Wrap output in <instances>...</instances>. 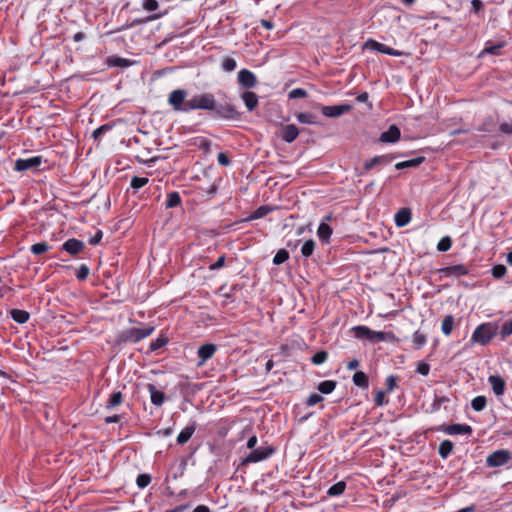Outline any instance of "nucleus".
Listing matches in <instances>:
<instances>
[{
    "label": "nucleus",
    "instance_id": "obj_61",
    "mask_svg": "<svg viewBox=\"0 0 512 512\" xmlns=\"http://www.w3.org/2000/svg\"><path fill=\"white\" fill-rule=\"evenodd\" d=\"M103 237V233L101 230H98L93 237L89 239V243L91 245H97L100 243L101 239Z\"/></svg>",
    "mask_w": 512,
    "mask_h": 512
},
{
    "label": "nucleus",
    "instance_id": "obj_26",
    "mask_svg": "<svg viewBox=\"0 0 512 512\" xmlns=\"http://www.w3.org/2000/svg\"><path fill=\"white\" fill-rule=\"evenodd\" d=\"M353 383L363 389H367L369 386V381L367 375L362 371H357L353 375Z\"/></svg>",
    "mask_w": 512,
    "mask_h": 512
},
{
    "label": "nucleus",
    "instance_id": "obj_12",
    "mask_svg": "<svg viewBox=\"0 0 512 512\" xmlns=\"http://www.w3.org/2000/svg\"><path fill=\"white\" fill-rule=\"evenodd\" d=\"M351 110V105L342 104V105H334V106H322L321 112L326 117H339L346 112Z\"/></svg>",
    "mask_w": 512,
    "mask_h": 512
},
{
    "label": "nucleus",
    "instance_id": "obj_20",
    "mask_svg": "<svg viewBox=\"0 0 512 512\" xmlns=\"http://www.w3.org/2000/svg\"><path fill=\"white\" fill-rule=\"evenodd\" d=\"M411 220V211L408 208H402L395 214V224L398 227L406 226Z\"/></svg>",
    "mask_w": 512,
    "mask_h": 512
},
{
    "label": "nucleus",
    "instance_id": "obj_3",
    "mask_svg": "<svg viewBox=\"0 0 512 512\" xmlns=\"http://www.w3.org/2000/svg\"><path fill=\"white\" fill-rule=\"evenodd\" d=\"M497 331L498 326L495 323H483L474 330L471 337V343L486 345L494 336H496Z\"/></svg>",
    "mask_w": 512,
    "mask_h": 512
},
{
    "label": "nucleus",
    "instance_id": "obj_29",
    "mask_svg": "<svg viewBox=\"0 0 512 512\" xmlns=\"http://www.w3.org/2000/svg\"><path fill=\"white\" fill-rule=\"evenodd\" d=\"M454 326V317L452 315H446L442 321L441 330L446 335L449 336L453 330Z\"/></svg>",
    "mask_w": 512,
    "mask_h": 512
},
{
    "label": "nucleus",
    "instance_id": "obj_6",
    "mask_svg": "<svg viewBox=\"0 0 512 512\" xmlns=\"http://www.w3.org/2000/svg\"><path fill=\"white\" fill-rule=\"evenodd\" d=\"M511 459V454L508 450H497L488 455L486 464L488 467H500L505 465Z\"/></svg>",
    "mask_w": 512,
    "mask_h": 512
},
{
    "label": "nucleus",
    "instance_id": "obj_2",
    "mask_svg": "<svg viewBox=\"0 0 512 512\" xmlns=\"http://www.w3.org/2000/svg\"><path fill=\"white\" fill-rule=\"evenodd\" d=\"M354 336L358 339H367L372 343H378L394 338L391 332L374 331L366 326H355L352 328Z\"/></svg>",
    "mask_w": 512,
    "mask_h": 512
},
{
    "label": "nucleus",
    "instance_id": "obj_24",
    "mask_svg": "<svg viewBox=\"0 0 512 512\" xmlns=\"http://www.w3.org/2000/svg\"><path fill=\"white\" fill-rule=\"evenodd\" d=\"M424 160H425V157L419 156V157H416V158L411 159V160L399 162V163H397L395 165V168L397 170H401V169H405V168L417 167L420 164H422L424 162Z\"/></svg>",
    "mask_w": 512,
    "mask_h": 512
},
{
    "label": "nucleus",
    "instance_id": "obj_51",
    "mask_svg": "<svg viewBox=\"0 0 512 512\" xmlns=\"http://www.w3.org/2000/svg\"><path fill=\"white\" fill-rule=\"evenodd\" d=\"M307 96V91L302 88H295L289 92L290 99L304 98Z\"/></svg>",
    "mask_w": 512,
    "mask_h": 512
},
{
    "label": "nucleus",
    "instance_id": "obj_33",
    "mask_svg": "<svg viewBox=\"0 0 512 512\" xmlns=\"http://www.w3.org/2000/svg\"><path fill=\"white\" fill-rule=\"evenodd\" d=\"M181 203V197L178 192H171L167 195L165 202L166 208L177 207Z\"/></svg>",
    "mask_w": 512,
    "mask_h": 512
},
{
    "label": "nucleus",
    "instance_id": "obj_55",
    "mask_svg": "<svg viewBox=\"0 0 512 512\" xmlns=\"http://www.w3.org/2000/svg\"><path fill=\"white\" fill-rule=\"evenodd\" d=\"M484 9V4L481 0L471 1V11L475 14H479Z\"/></svg>",
    "mask_w": 512,
    "mask_h": 512
},
{
    "label": "nucleus",
    "instance_id": "obj_13",
    "mask_svg": "<svg viewBox=\"0 0 512 512\" xmlns=\"http://www.w3.org/2000/svg\"><path fill=\"white\" fill-rule=\"evenodd\" d=\"M238 82L246 89L254 88L257 84V78L251 71L242 69L238 73Z\"/></svg>",
    "mask_w": 512,
    "mask_h": 512
},
{
    "label": "nucleus",
    "instance_id": "obj_30",
    "mask_svg": "<svg viewBox=\"0 0 512 512\" xmlns=\"http://www.w3.org/2000/svg\"><path fill=\"white\" fill-rule=\"evenodd\" d=\"M123 395L120 391L111 394L109 400L106 403V409H112L119 406L122 403Z\"/></svg>",
    "mask_w": 512,
    "mask_h": 512
},
{
    "label": "nucleus",
    "instance_id": "obj_19",
    "mask_svg": "<svg viewBox=\"0 0 512 512\" xmlns=\"http://www.w3.org/2000/svg\"><path fill=\"white\" fill-rule=\"evenodd\" d=\"M298 135L299 129L294 124L286 125L282 128L281 138L287 143L293 142Z\"/></svg>",
    "mask_w": 512,
    "mask_h": 512
},
{
    "label": "nucleus",
    "instance_id": "obj_59",
    "mask_svg": "<svg viewBox=\"0 0 512 512\" xmlns=\"http://www.w3.org/2000/svg\"><path fill=\"white\" fill-rule=\"evenodd\" d=\"M225 255L220 256L217 261L209 266L210 270H217L224 266L225 264Z\"/></svg>",
    "mask_w": 512,
    "mask_h": 512
},
{
    "label": "nucleus",
    "instance_id": "obj_39",
    "mask_svg": "<svg viewBox=\"0 0 512 512\" xmlns=\"http://www.w3.org/2000/svg\"><path fill=\"white\" fill-rule=\"evenodd\" d=\"M289 258V253L285 249H280L277 251L273 258V264L280 265L284 263Z\"/></svg>",
    "mask_w": 512,
    "mask_h": 512
},
{
    "label": "nucleus",
    "instance_id": "obj_23",
    "mask_svg": "<svg viewBox=\"0 0 512 512\" xmlns=\"http://www.w3.org/2000/svg\"><path fill=\"white\" fill-rule=\"evenodd\" d=\"M317 235L323 243H328L332 235V228L328 224L322 222L318 227Z\"/></svg>",
    "mask_w": 512,
    "mask_h": 512
},
{
    "label": "nucleus",
    "instance_id": "obj_11",
    "mask_svg": "<svg viewBox=\"0 0 512 512\" xmlns=\"http://www.w3.org/2000/svg\"><path fill=\"white\" fill-rule=\"evenodd\" d=\"M439 273L444 277H460L467 275L469 273V269L467 266L463 264H457L453 266L444 267L439 270Z\"/></svg>",
    "mask_w": 512,
    "mask_h": 512
},
{
    "label": "nucleus",
    "instance_id": "obj_28",
    "mask_svg": "<svg viewBox=\"0 0 512 512\" xmlns=\"http://www.w3.org/2000/svg\"><path fill=\"white\" fill-rule=\"evenodd\" d=\"M504 47V43H498V44H492L491 42H487L485 48L480 53V57L486 53L492 54V55H499V51L501 48Z\"/></svg>",
    "mask_w": 512,
    "mask_h": 512
},
{
    "label": "nucleus",
    "instance_id": "obj_63",
    "mask_svg": "<svg viewBox=\"0 0 512 512\" xmlns=\"http://www.w3.org/2000/svg\"><path fill=\"white\" fill-rule=\"evenodd\" d=\"M258 442V439L255 435L251 436L248 441H247V448L249 449H254V447L256 446Z\"/></svg>",
    "mask_w": 512,
    "mask_h": 512
},
{
    "label": "nucleus",
    "instance_id": "obj_64",
    "mask_svg": "<svg viewBox=\"0 0 512 512\" xmlns=\"http://www.w3.org/2000/svg\"><path fill=\"white\" fill-rule=\"evenodd\" d=\"M188 504L179 505L173 509L167 510L166 512H184L186 509H188Z\"/></svg>",
    "mask_w": 512,
    "mask_h": 512
},
{
    "label": "nucleus",
    "instance_id": "obj_57",
    "mask_svg": "<svg viewBox=\"0 0 512 512\" xmlns=\"http://www.w3.org/2000/svg\"><path fill=\"white\" fill-rule=\"evenodd\" d=\"M416 371L421 374V375H428L429 371H430V366L429 364L425 363V362H420L417 366V369Z\"/></svg>",
    "mask_w": 512,
    "mask_h": 512
},
{
    "label": "nucleus",
    "instance_id": "obj_49",
    "mask_svg": "<svg viewBox=\"0 0 512 512\" xmlns=\"http://www.w3.org/2000/svg\"><path fill=\"white\" fill-rule=\"evenodd\" d=\"M89 272H90L89 267L85 264H82V265H80V267L78 268V270L76 272V277L78 280L83 281L88 277Z\"/></svg>",
    "mask_w": 512,
    "mask_h": 512
},
{
    "label": "nucleus",
    "instance_id": "obj_45",
    "mask_svg": "<svg viewBox=\"0 0 512 512\" xmlns=\"http://www.w3.org/2000/svg\"><path fill=\"white\" fill-rule=\"evenodd\" d=\"M452 240L450 237H443L437 244V249L441 252H446L451 248Z\"/></svg>",
    "mask_w": 512,
    "mask_h": 512
},
{
    "label": "nucleus",
    "instance_id": "obj_38",
    "mask_svg": "<svg viewBox=\"0 0 512 512\" xmlns=\"http://www.w3.org/2000/svg\"><path fill=\"white\" fill-rule=\"evenodd\" d=\"M426 336L420 331H416L413 335V343L415 349H420L426 344Z\"/></svg>",
    "mask_w": 512,
    "mask_h": 512
},
{
    "label": "nucleus",
    "instance_id": "obj_40",
    "mask_svg": "<svg viewBox=\"0 0 512 512\" xmlns=\"http://www.w3.org/2000/svg\"><path fill=\"white\" fill-rule=\"evenodd\" d=\"M297 120L302 124H315L316 117L311 113H299L297 114Z\"/></svg>",
    "mask_w": 512,
    "mask_h": 512
},
{
    "label": "nucleus",
    "instance_id": "obj_15",
    "mask_svg": "<svg viewBox=\"0 0 512 512\" xmlns=\"http://www.w3.org/2000/svg\"><path fill=\"white\" fill-rule=\"evenodd\" d=\"M443 432H445L448 435H471L472 434V428L471 426L467 424H451L444 426Z\"/></svg>",
    "mask_w": 512,
    "mask_h": 512
},
{
    "label": "nucleus",
    "instance_id": "obj_53",
    "mask_svg": "<svg viewBox=\"0 0 512 512\" xmlns=\"http://www.w3.org/2000/svg\"><path fill=\"white\" fill-rule=\"evenodd\" d=\"M512 334V319L505 322L501 327V336L502 338H506Z\"/></svg>",
    "mask_w": 512,
    "mask_h": 512
},
{
    "label": "nucleus",
    "instance_id": "obj_17",
    "mask_svg": "<svg viewBox=\"0 0 512 512\" xmlns=\"http://www.w3.org/2000/svg\"><path fill=\"white\" fill-rule=\"evenodd\" d=\"M149 394L152 404L155 406H161L164 403L165 400V394L158 390L156 386L152 383H148L146 386Z\"/></svg>",
    "mask_w": 512,
    "mask_h": 512
},
{
    "label": "nucleus",
    "instance_id": "obj_34",
    "mask_svg": "<svg viewBox=\"0 0 512 512\" xmlns=\"http://www.w3.org/2000/svg\"><path fill=\"white\" fill-rule=\"evenodd\" d=\"M271 211H272V208L267 205L260 206L254 212H252V214L247 218V220H254V219L262 218V217L266 216Z\"/></svg>",
    "mask_w": 512,
    "mask_h": 512
},
{
    "label": "nucleus",
    "instance_id": "obj_47",
    "mask_svg": "<svg viewBox=\"0 0 512 512\" xmlns=\"http://www.w3.org/2000/svg\"><path fill=\"white\" fill-rule=\"evenodd\" d=\"M507 272V269L504 265L502 264H498V265H495L493 268H492V275L494 278L496 279H500L502 278Z\"/></svg>",
    "mask_w": 512,
    "mask_h": 512
},
{
    "label": "nucleus",
    "instance_id": "obj_1",
    "mask_svg": "<svg viewBox=\"0 0 512 512\" xmlns=\"http://www.w3.org/2000/svg\"><path fill=\"white\" fill-rule=\"evenodd\" d=\"M187 97L188 92L185 89H175L168 96V104L176 112L189 113L193 110H205L209 111L214 119L231 121L241 119V113L228 98L218 103L214 94L210 92L195 94L190 99Z\"/></svg>",
    "mask_w": 512,
    "mask_h": 512
},
{
    "label": "nucleus",
    "instance_id": "obj_36",
    "mask_svg": "<svg viewBox=\"0 0 512 512\" xmlns=\"http://www.w3.org/2000/svg\"><path fill=\"white\" fill-rule=\"evenodd\" d=\"M314 249H315V242H314V240L309 239L303 243V245L301 247V254L305 258H308L313 254Z\"/></svg>",
    "mask_w": 512,
    "mask_h": 512
},
{
    "label": "nucleus",
    "instance_id": "obj_14",
    "mask_svg": "<svg viewBox=\"0 0 512 512\" xmlns=\"http://www.w3.org/2000/svg\"><path fill=\"white\" fill-rule=\"evenodd\" d=\"M401 132L396 125H391L389 129L381 133L379 141L382 143H395L400 139Z\"/></svg>",
    "mask_w": 512,
    "mask_h": 512
},
{
    "label": "nucleus",
    "instance_id": "obj_43",
    "mask_svg": "<svg viewBox=\"0 0 512 512\" xmlns=\"http://www.w3.org/2000/svg\"><path fill=\"white\" fill-rule=\"evenodd\" d=\"M167 342H168V339L161 336L150 343L149 350L151 352H154V351L162 348L163 346H165L167 344Z\"/></svg>",
    "mask_w": 512,
    "mask_h": 512
},
{
    "label": "nucleus",
    "instance_id": "obj_22",
    "mask_svg": "<svg viewBox=\"0 0 512 512\" xmlns=\"http://www.w3.org/2000/svg\"><path fill=\"white\" fill-rule=\"evenodd\" d=\"M195 430H196L195 423H193L190 426L185 427L177 436V443L179 445H184L185 443H187L190 440V438L192 437V435L194 434Z\"/></svg>",
    "mask_w": 512,
    "mask_h": 512
},
{
    "label": "nucleus",
    "instance_id": "obj_52",
    "mask_svg": "<svg viewBox=\"0 0 512 512\" xmlns=\"http://www.w3.org/2000/svg\"><path fill=\"white\" fill-rule=\"evenodd\" d=\"M374 401L377 406H383L387 404L388 400L385 397V392L382 390L377 391L374 397Z\"/></svg>",
    "mask_w": 512,
    "mask_h": 512
},
{
    "label": "nucleus",
    "instance_id": "obj_18",
    "mask_svg": "<svg viewBox=\"0 0 512 512\" xmlns=\"http://www.w3.org/2000/svg\"><path fill=\"white\" fill-rule=\"evenodd\" d=\"M488 382L496 396H501L505 391V381L498 375H490Z\"/></svg>",
    "mask_w": 512,
    "mask_h": 512
},
{
    "label": "nucleus",
    "instance_id": "obj_4",
    "mask_svg": "<svg viewBox=\"0 0 512 512\" xmlns=\"http://www.w3.org/2000/svg\"><path fill=\"white\" fill-rule=\"evenodd\" d=\"M154 329L155 328L153 326H148L145 328H129L119 334L118 340L119 342L123 343H137L142 339L150 336Z\"/></svg>",
    "mask_w": 512,
    "mask_h": 512
},
{
    "label": "nucleus",
    "instance_id": "obj_62",
    "mask_svg": "<svg viewBox=\"0 0 512 512\" xmlns=\"http://www.w3.org/2000/svg\"><path fill=\"white\" fill-rule=\"evenodd\" d=\"M217 160H218V163L222 166H228L230 164V160H229L228 156L223 152L218 154Z\"/></svg>",
    "mask_w": 512,
    "mask_h": 512
},
{
    "label": "nucleus",
    "instance_id": "obj_58",
    "mask_svg": "<svg viewBox=\"0 0 512 512\" xmlns=\"http://www.w3.org/2000/svg\"><path fill=\"white\" fill-rule=\"evenodd\" d=\"M109 129H110V127L108 125H102V126L98 127L96 130L93 131L92 136H93L94 139L97 140V139L100 138V136L102 134H104Z\"/></svg>",
    "mask_w": 512,
    "mask_h": 512
},
{
    "label": "nucleus",
    "instance_id": "obj_5",
    "mask_svg": "<svg viewBox=\"0 0 512 512\" xmlns=\"http://www.w3.org/2000/svg\"><path fill=\"white\" fill-rule=\"evenodd\" d=\"M274 453V448L271 446H262L253 449L243 460L242 465L249 463H257L270 457Z\"/></svg>",
    "mask_w": 512,
    "mask_h": 512
},
{
    "label": "nucleus",
    "instance_id": "obj_56",
    "mask_svg": "<svg viewBox=\"0 0 512 512\" xmlns=\"http://www.w3.org/2000/svg\"><path fill=\"white\" fill-rule=\"evenodd\" d=\"M386 386L387 391H393L395 387L397 386V377L394 375H390L386 378Z\"/></svg>",
    "mask_w": 512,
    "mask_h": 512
},
{
    "label": "nucleus",
    "instance_id": "obj_46",
    "mask_svg": "<svg viewBox=\"0 0 512 512\" xmlns=\"http://www.w3.org/2000/svg\"><path fill=\"white\" fill-rule=\"evenodd\" d=\"M148 181H149V180H148V178H146V177H137V176H135V177H133V178L131 179V183H130V185H131V187H132L133 189H136V190H137V189H140V188H142L143 186H145V185L148 183Z\"/></svg>",
    "mask_w": 512,
    "mask_h": 512
},
{
    "label": "nucleus",
    "instance_id": "obj_54",
    "mask_svg": "<svg viewBox=\"0 0 512 512\" xmlns=\"http://www.w3.org/2000/svg\"><path fill=\"white\" fill-rule=\"evenodd\" d=\"M321 401H323V397L317 393H313L307 398L306 404L308 406H314L320 403Z\"/></svg>",
    "mask_w": 512,
    "mask_h": 512
},
{
    "label": "nucleus",
    "instance_id": "obj_27",
    "mask_svg": "<svg viewBox=\"0 0 512 512\" xmlns=\"http://www.w3.org/2000/svg\"><path fill=\"white\" fill-rule=\"evenodd\" d=\"M453 447L454 445L450 440H444L439 445L438 453L443 459H446L452 452Z\"/></svg>",
    "mask_w": 512,
    "mask_h": 512
},
{
    "label": "nucleus",
    "instance_id": "obj_48",
    "mask_svg": "<svg viewBox=\"0 0 512 512\" xmlns=\"http://www.w3.org/2000/svg\"><path fill=\"white\" fill-rule=\"evenodd\" d=\"M151 482V476L148 475V474H140L138 475L137 479H136V483L138 485V487L140 488H145L147 487Z\"/></svg>",
    "mask_w": 512,
    "mask_h": 512
},
{
    "label": "nucleus",
    "instance_id": "obj_25",
    "mask_svg": "<svg viewBox=\"0 0 512 512\" xmlns=\"http://www.w3.org/2000/svg\"><path fill=\"white\" fill-rule=\"evenodd\" d=\"M10 315H11L12 319L19 324L26 323L30 317V315L27 311L20 310V309H12L10 311Z\"/></svg>",
    "mask_w": 512,
    "mask_h": 512
},
{
    "label": "nucleus",
    "instance_id": "obj_7",
    "mask_svg": "<svg viewBox=\"0 0 512 512\" xmlns=\"http://www.w3.org/2000/svg\"><path fill=\"white\" fill-rule=\"evenodd\" d=\"M396 158V155L394 154H386V155H379L375 156L369 160H366L363 164V169L365 172L378 167V166H384L390 164L394 159Z\"/></svg>",
    "mask_w": 512,
    "mask_h": 512
},
{
    "label": "nucleus",
    "instance_id": "obj_44",
    "mask_svg": "<svg viewBox=\"0 0 512 512\" xmlns=\"http://www.w3.org/2000/svg\"><path fill=\"white\" fill-rule=\"evenodd\" d=\"M237 64L233 58L225 57L222 62V69L226 72H232L236 69Z\"/></svg>",
    "mask_w": 512,
    "mask_h": 512
},
{
    "label": "nucleus",
    "instance_id": "obj_60",
    "mask_svg": "<svg viewBox=\"0 0 512 512\" xmlns=\"http://www.w3.org/2000/svg\"><path fill=\"white\" fill-rule=\"evenodd\" d=\"M500 131L504 134L512 135V121L502 123L499 127Z\"/></svg>",
    "mask_w": 512,
    "mask_h": 512
},
{
    "label": "nucleus",
    "instance_id": "obj_8",
    "mask_svg": "<svg viewBox=\"0 0 512 512\" xmlns=\"http://www.w3.org/2000/svg\"><path fill=\"white\" fill-rule=\"evenodd\" d=\"M365 49L377 51L383 54L391 55V56H400L402 53L397 51L389 46H386L382 43H379L373 39H369L364 44Z\"/></svg>",
    "mask_w": 512,
    "mask_h": 512
},
{
    "label": "nucleus",
    "instance_id": "obj_16",
    "mask_svg": "<svg viewBox=\"0 0 512 512\" xmlns=\"http://www.w3.org/2000/svg\"><path fill=\"white\" fill-rule=\"evenodd\" d=\"M84 243L78 239L71 238L63 243L62 249L70 255H77L84 249Z\"/></svg>",
    "mask_w": 512,
    "mask_h": 512
},
{
    "label": "nucleus",
    "instance_id": "obj_10",
    "mask_svg": "<svg viewBox=\"0 0 512 512\" xmlns=\"http://www.w3.org/2000/svg\"><path fill=\"white\" fill-rule=\"evenodd\" d=\"M42 163L41 156H34L27 159H18L15 162V170L16 171H27L30 169H35L39 167Z\"/></svg>",
    "mask_w": 512,
    "mask_h": 512
},
{
    "label": "nucleus",
    "instance_id": "obj_9",
    "mask_svg": "<svg viewBox=\"0 0 512 512\" xmlns=\"http://www.w3.org/2000/svg\"><path fill=\"white\" fill-rule=\"evenodd\" d=\"M217 351V346L212 343H206L201 345L197 350V356L199 358L198 366H202L205 362L213 357Z\"/></svg>",
    "mask_w": 512,
    "mask_h": 512
},
{
    "label": "nucleus",
    "instance_id": "obj_50",
    "mask_svg": "<svg viewBox=\"0 0 512 512\" xmlns=\"http://www.w3.org/2000/svg\"><path fill=\"white\" fill-rule=\"evenodd\" d=\"M142 7L146 11H155L158 9L159 4L157 0H143Z\"/></svg>",
    "mask_w": 512,
    "mask_h": 512
},
{
    "label": "nucleus",
    "instance_id": "obj_21",
    "mask_svg": "<svg viewBox=\"0 0 512 512\" xmlns=\"http://www.w3.org/2000/svg\"><path fill=\"white\" fill-rule=\"evenodd\" d=\"M241 98L249 111H253L258 105V97L254 92L246 91Z\"/></svg>",
    "mask_w": 512,
    "mask_h": 512
},
{
    "label": "nucleus",
    "instance_id": "obj_32",
    "mask_svg": "<svg viewBox=\"0 0 512 512\" xmlns=\"http://www.w3.org/2000/svg\"><path fill=\"white\" fill-rule=\"evenodd\" d=\"M346 488V483L344 481H339L333 484L327 491L329 496H339L344 493Z\"/></svg>",
    "mask_w": 512,
    "mask_h": 512
},
{
    "label": "nucleus",
    "instance_id": "obj_42",
    "mask_svg": "<svg viewBox=\"0 0 512 512\" xmlns=\"http://www.w3.org/2000/svg\"><path fill=\"white\" fill-rule=\"evenodd\" d=\"M327 358H328V353L326 351L322 350V351L315 353L312 356L311 361L314 365H321L327 360Z\"/></svg>",
    "mask_w": 512,
    "mask_h": 512
},
{
    "label": "nucleus",
    "instance_id": "obj_31",
    "mask_svg": "<svg viewBox=\"0 0 512 512\" xmlns=\"http://www.w3.org/2000/svg\"><path fill=\"white\" fill-rule=\"evenodd\" d=\"M336 382L333 380H325L319 383L318 390L322 394H330L334 391Z\"/></svg>",
    "mask_w": 512,
    "mask_h": 512
},
{
    "label": "nucleus",
    "instance_id": "obj_41",
    "mask_svg": "<svg viewBox=\"0 0 512 512\" xmlns=\"http://www.w3.org/2000/svg\"><path fill=\"white\" fill-rule=\"evenodd\" d=\"M49 248L46 242H39L31 246V252L35 255H40L47 252Z\"/></svg>",
    "mask_w": 512,
    "mask_h": 512
},
{
    "label": "nucleus",
    "instance_id": "obj_35",
    "mask_svg": "<svg viewBox=\"0 0 512 512\" xmlns=\"http://www.w3.org/2000/svg\"><path fill=\"white\" fill-rule=\"evenodd\" d=\"M107 63L109 66L115 67H129L132 64L130 60L121 57H110L107 59Z\"/></svg>",
    "mask_w": 512,
    "mask_h": 512
},
{
    "label": "nucleus",
    "instance_id": "obj_37",
    "mask_svg": "<svg viewBox=\"0 0 512 512\" xmlns=\"http://www.w3.org/2000/svg\"><path fill=\"white\" fill-rule=\"evenodd\" d=\"M486 404L487 400L485 396H477L471 402L472 408L478 412L482 411L486 407Z\"/></svg>",
    "mask_w": 512,
    "mask_h": 512
}]
</instances>
